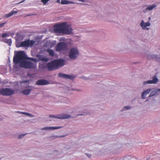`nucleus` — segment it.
<instances>
[{"label":"nucleus","mask_w":160,"mask_h":160,"mask_svg":"<svg viewBox=\"0 0 160 160\" xmlns=\"http://www.w3.org/2000/svg\"><path fill=\"white\" fill-rule=\"evenodd\" d=\"M6 23V22H5L4 23H0V28H2L4 26V25Z\"/></svg>","instance_id":"29"},{"label":"nucleus","mask_w":160,"mask_h":160,"mask_svg":"<svg viewBox=\"0 0 160 160\" xmlns=\"http://www.w3.org/2000/svg\"><path fill=\"white\" fill-rule=\"evenodd\" d=\"M151 91V89L149 88L143 92L142 94V98L143 99L145 98L147 95Z\"/></svg>","instance_id":"16"},{"label":"nucleus","mask_w":160,"mask_h":160,"mask_svg":"<svg viewBox=\"0 0 160 160\" xmlns=\"http://www.w3.org/2000/svg\"><path fill=\"white\" fill-rule=\"evenodd\" d=\"M61 3L62 4H68L70 3H74V2L69 1L66 0H61Z\"/></svg>","instance_id":"21"},{"label":"nucleus","mask_w":160,"mask_h":160,"mask_svg":"<svg viewBox=\"0 0 160 160\" xmlns=\"http://www.w3.org/2000/svg\"><path fill=\"white\" fill-rule=\"evenodd\" d=\"M148 11V10L147 9V8H146L145 9H144L143 10V12H146Z\"/></svg>","instance_id":"32"},{"label":"nucleus","mask_w":160,"mask_h":160,"mask_svg":"<svg viewBox=\"0 0 160 160\" xmlns=\"http://www.w3.org/2000/svg\"><path fill=\"white\" fill-rule=\"evenodd\" d=\"M130 108V107L129 106H125L124 107V109H129Z\"/></svg>","instance_id":"31"},{"label":"nucleus","mask_w":160,"mask_h":160,"mask_svg":"<svg viewBox=\"0 0 160 160\" xmlns=\"http://www.w3.org/2000/svg\"><path fill=\"white\" fill-rule=\"evenodd\" d=\"M152 78V80H148L143 82V85H146L148 84H155L157 83L158 81V79L157 78L156 76H153Z\"/></svg>","instance_id":"10"},{"label":"nucleus","mask_w":160,"mask_h":160,"mask_svg":"<svg viewBox=\"0 0 160 160\" xmlns=\"http://www.w3.org/2000/svg\"><path fill=\"white\" fill-rule=\"evenodd\" d=\"M28 82V81H24L23 82Z\"/></svg>","instance_id":"38"},{"label":"nucleus","mask_w":160,"mask_h":160,"mask_svg":"<svg viewBox=\"0 0 160 160\" xmlns=\"http://www.w3.org/2000/svg\"><path fill=\"white\" fill-rule=\"evenodd\" d=\"M11 33L10 32H8L6 33H3L2 34V37L3 38L8 37L10 36Z\"/></svg>","instance_id":"25"},{"label":"nucleus","mask_w":160,"mask_h":160,"mask_svg":"<svg viewBox=\"0 0 160 160\" xmlns=\"http://www.w3.org/2000/svg\"><path fill=\"white\" fill-rule=\"evenodd\" d=\"M20 67L26 69L35 68L36 65L33 63L26 61L23 60L20 63Z\"/></svg>","instance_id":"3"},{"label":"nucleus","mask_w":160,"mask_h":160,"mask_svg":"<svg viewBox=\"0 0 160 160\" xmlns=\"http://www.w3.org/2000/svg\"><path fill=\"white\" fill-rule=\"evenodd\" d=\"M29 15H27V16H29Z\"/></svg>","instance_id":"40"},{"label":"nucleus","mask_w":160,"mask_h":160,"mask_svg":"<svg viewBox=\"0 0 160 160\" xmlns=\"http://www.w3.org/2000/svg\"><path fill=\"white\" fill-rule=\"evenodd\" d=\"M34 41L33 40H28L21 42L20 44L17 45V47H32L34 43Z\"/></svg>","instance_id":"5"},{"label":"nucleus","mask_w":160,"mask_h":160,"mask_svg":"<svg viewBox=\"0 0 160 160\" xmlns=\"http://www.w3.org/2000/svg\"><path fill=\"white\" fill-rule=\"evenodd\" d=\"M150 25L151 23L149 22H144L143 20H142L141 22V27L144 30H148L149 28L147 27L150 26Z\"/></svg>","instance_id":"11"},{"label":"nucleus","mask_w":160,"mask_h":160,"mask_svg":"<svg viewBox=\"0 0 160 160\" xmlns=\"http://www.w3.org/2000/svg\"><path fill=\"white\" fill-rule=\"evenodd\" d=\"M47 51L49 55L53 57L54 56V52L53 50L48 49H47Z\"/></svg>","instance_id":"23"},{"label":"nucleus","mask_w":160,"mask_h":160,"mask_svg":"<svg viewBox=\"0 0 160 160\" xmlns=\"http://www.w3.org/2000/svg\"><path fill=\"white\" fill-rule=\"evenodd\" d=\"M86 155H87V156L88 157H91V155H89V154H86Z\"/></svg>","instance_id":"36"},{"label":"nucleus","mask_w":160,"mask_h":160,"mask_svg":"<svg viewBox=\"0 0 160 160\" xmlns=\"http://www.w3.org/2000/svg\"><path fill=\"white\" fill-rule=\"evenodd\" d=\"M60 0H57V2L58 3H60Z\"/></svg>","instance_id":"35"},{"label":"nucleus","mask_w":160,"mask_h":160,"mask_svg":"<svg viewBox=\"0 0 160 160\" xmlns=\"http://www.w3.org/2000/svg\"><path fill=\"white\" fill-rule=\"evenodd\" d=\"M29 60L34 62H37V59L32 58L28 57L24 52L22 51L16 52L13 58V62L15 64L20 63L24 60Z\"/></svg>","instance_id":"2"},{"label":"nucleus","mask_w":160,"mask_h":160,"mask_svg":"<svg viewBox=\"0 0 160 160\" xmlns=\"http://www.w3.org/2000/svg\"><path fill=\"white\" fill-rule=\"evenodd\" d=\"M49 83V82L47 80L41 79L37 81L36 84L38 85H44L48 84Z\"/></svg>","instance_id":"14"},{"label":"nucleus","mask_w":160,"mask_h":160,"mask_svg":"<svg viewBox=\"0 0 160 160\" xmlns=\"http://www.w3.org/2000/svg\"><path fill=\"white\" fill-rule=\"evenodd\" d=\"M15 90L8 88H3L0 90V94L5 96H11L13 94Z\"/></svg>","instance_id":"4"},{"label":"nucleus","mask_w":160,"mask_h":160,"mask_svg":"<svg viewBox=\"0 0 160 160\" xmlns=\"http://www.w3.org/2000/svg\"><path fill=\"white\" fill-rule=\"evenodd\" d=\"M53 61L47 63L48 69L49 71H52L56 69Z\"/></svg>","instance_id":"13"},{"label":"nucleus","mask_w":160,"mask_h":160,"mask_svg":"<svg viewBox=\"0 0 160 160\" xmlns=\"http://www.w3.org/2000/svg\"><path fill=\"white\" fill-rule=\"evenodd\" d=\"M67 47V44L63 42L58 43L55 47V50L57 52H60L65 49Z\"/></svg>","instance_id":"7"},{"label":"nucleus","mask_w":160,"mask_h":160,"mask_svg":"<svg viewBox=\"0 0 160 160\" xmlns=\"http://www.w3.org/2000/svg\"><path fill=\"white\" fill-rule=\"evenodd\" d=\"M80 1H81L82 2H83L84 1V0H78Z\"/></svg>","instance_id":"37"},{"label":"nucleus","mask_w":160,"mask_h":160,"mask_svg":"<svg viewBox=\"0 0 160 160\" xmlns=\"http://www.w3.org/2000/svg\"><path fill=\"white\" fill-rule=\"evenodd\" d=\"M31 90H32L31 89H27V90H23L22 92L23 94L24 95H28L30 93Z\"/></svg>","instance_id":"24"},{"label":"nucleus","mask_w":160,"mask_h":160,"mask_svg":"<svg viewBox=\"0 0 160 160\" xmlns=\"http://www.w3.org/2000/svg\"><path fill=\"white\" fill-rule=\"evenodd\" d=\"M49 117L50 118H57L61 119H65L70 118L71 116L70 115L65 114H58L56 115H49Z\"/></svg>","instance_id":"8"},{"label":"nucleus","mask_w":160,"mask_h":160,"mask_svg":"<svg viewBox=\"0 0 160 160\" xmlns=\"http://www.w3.org/2000/svg\"><path fill=\"white\" fill-rule=\"evenodd\" d=\"M159 92H160V89H156L152 90L151 92L149 97H151L154 96L157 94Z\"/></svg>","instance_id":"19"},{"label":"nucleus","mask_w":160,"mask_h":160,"mask_svg":"<svg viewBox=\"0 0 160 160\" xmlns=\"http://www.w3.org/2000/svg\"><path fill=\"white\" fill-rule=\"evenodd\" d=\"M157 7V5L155 4L150 5L147 7L148 11H151Z\"/></svg>","instance_id":"22"},{"label":"nucleus","mask_w":160,"mask_h":160,"mask_svg":"<svg viewBox=\"0 0 160 160\" xmlns=\"http://www.w3.org/2000/svg\"><path fill=\"white\" fill-rule=\"evenodd\" d=\"M26 135V134H20V135H19V136H18V138L19 139H20V138H22V137H24Z\"/></svg>","instance_id":"28"},{"label":"nucleus","mask_w":160,"mask_h":160,"mask_svg":"<svg viewBox=\"0 0 160 160\" xmlns=\"http://www.w3.org/2000/svg\"><path fill=\"white\" fill-rule=\"evenodd\" d=\"M54 30L55 32L69 34L72 33V29L70 25L65 22L55 25Z\"/></svg>","instance_id":"1"},{"label":"nucleus","mask_w":160,"mask_h":160,"mask_svg":"<svg viewBox=\"0 0 160 160\" xmlns=\"http://www.w3.org/2000/svg\"><path fill=\"white\" fill-rule=\"evenodd\" d=\"M18 11H15L13 10L10 12L9 13L5 14L4 15V17L7 18H8L9 17H11L14 14L16 13Z\"/></svg>","instance_id":"18"},{"label":"nucleus","mask_w":160,"mask_h":160,"mask_svg":"<svg viewBox=\"0 0 160 160\" xmlns=\"http://www.w3.org/2000/svg\"><path fill=\"white\" fill-rule=\"evenodd\" d=\"M5 42L7 43L9 46H11L12 43V40L11 39L5 40Z\"/></svg>","instance_id":"26"},{"label":"nucleus","mask_w":160,"mask_h":160,"mask_svg":"<svg viewBox=\"0 0 160 160\" xmlns=\"http://www.w3.org/2000/svg\"><path fill=\"white\" fill-rule=\"evenodd\" d=\"M47 68H48L47 64H41L39 65V68L42 70H44Z\"/></svg>","instance_id":"20"},{"label":"nucleus","mask_w":160,"mask_h":160,"mask_svg":"<svg viewBox=\"0 0 160 160\" xmlns=\"http://www.w3.org/2000/svg\"><path fill=\"white\" fill-rule=\"evenodd\" d=\"M79 54L78 50L76 48H72L69 52V57L71 59H74L77 58Z\"/></svg>","instance_id":"6"},{"label":"nucleus","mask_w":160,"mask_h":160,"mask_svg":"<svg viewBox=\"0 0 160 160\" xmlns=\"http://www.w3.org/2000/svg\"><path fill=\"white\" fill-rule=\"evenodd\" d=\"M86 115V114H77V115Z\"/></svg>","instance_id":"34"},{"label":"nucleus","mask_w":160,"mask_h":160,"mask_svg":"<svg viewBox=\"0 0 160 160\" xmlns=\"http://www.w3.org/2000/svg\"><path fill=\"white\" fill-rule=\"evenodd\" d=\"M40 60L42 61H44L45 62H47L48 60V58H44V57H41L40 58Z\"/></svg>","instance_id":"27"},{"label":"nucleus","mask_w":160,"mask_h":160,"mask_svg":"<svg viewBox=\"0 0 160 160\" xmlns=\"http://www.w3.org/2000/svg\"><path fill=\"white\" fill-rule=\"evenodd\" d=\"M147 57L148 59H154L158 62H160V58L158 57V55L149 54L147 55Z\"/></svg>","instance_id":"12"},{"label":"nucleus","mask_w":160,"mask_h":160,"mask_svg":"<svg viewBox=\"0 0 160 160\" xmlns=\"http://www.w3.org/2000/svg\"><path fill=\"white\" fill-rule=\"evenodd\" d=\"M58 76L59 77H62L65 79H73L74 78L72 76L61 73H59L58 75Z\"/></svg>","instance_id":"15"},{"label":"nucleus","mask_w":160,"mask_h":160,"mask_svg":"<svg viewBox=\"0 0 160 160\" xmlns=\"http://www.w3.org/2000/svg\"><path fill=\"white\" fill-rule=\"evenodd\" d=\"M24 1H25V0H22V1H21V2H19V3H18L17 4H19V3H22V2H24Z\"/></svg>","instance_id":"33"},{"label":"nucleus","mask_w":160,"mask_h":160,"mask_svg":"<svg viewBox=\"0 0 160 160\" xmlns=\"http://www.w3.org/2000/svg\"><path fill=\"white\" fill-rule=\"evenodd\" d=\"M53 61L56 69L64 65V62L63 60L56 59L54 60Z\"/></svg>","instance_id":"9"},{"label":"nucleus","mask_w":160,"mask_h":160,"mask_svg":"<svg viewBox=\"0 0 160 160\" xmlns=\"http://www.w3.org/2000/svg\"><path fill=\"white\" fill-rule=\"evenodd\" d=\"M22 113H23L24 114H26V115H27L28 116H31L30 114L29 113H26V112H22Z\"/></svg>","instance_id":"30"},{"label":"nucleus","mask_w":160,"mask_h":160,"mask_svg":"<svg viewBox=\"0 0 160 160\" xmlns=\"http://www.w3.org/2000/svg\"><path fill=\"white\" fill-rule=\"evenodd\" d=\"M61 128V127H45L44 128H42L41 129L42 130H50V129H52V130H55L56 129H58L60 128Z\"/></svg>","instance_id":"17"},{"label":"nucleus","mask_w":160,"mask_h":160,"mask_svg":"<svg viewBox=\"0 0 160 160\" xmlns=\"http://www.w3.org/2000/svg\"><path fill=\"white\" fill-rule=\"evenodd\" d=\"M151 19V17H149V20H150Z\"/></svg>","instance_id":"39"}]
</instances>
